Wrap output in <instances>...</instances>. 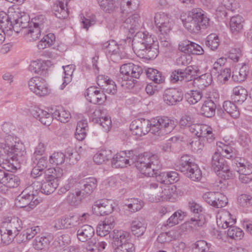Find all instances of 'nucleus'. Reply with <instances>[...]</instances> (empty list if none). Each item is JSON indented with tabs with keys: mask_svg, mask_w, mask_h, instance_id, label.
Masks as SVG:
<instances>
[{
	"mask_svg": "<svg viewBox=\"0 0 252 252\" xmlns=\"http://www.w3.org/2000/svg\"><path fill=\"white\" fill-rule=\"evenodd\" d=\"M17 140V137L9 134L0 143V165L7 171L17 169L18 164L27 161L26 152L22 150V144Z\"/></svg>",
	"mask_w": 252,
	"mask_h": 252,
	"instance_id": "nucleus-1",
	"label": "nucleus"
},
{
	"mask_svg": "<svg viewBox=\"0 0 252 252\" xmlns=\"http://www.w3.org/2000/svg\"><path fill=\"white\" fill-rule=\"evenodd\" d=\"M132 42L134 53L140 58L153 60L159 53L158 41L147 32H137L133 37Z\"/></svg>",
	"mask_w": 252,
	"mask_h": 252,
	"instance_id": "nucleus-2",
	"label": "nucleus"
},
{
	"mask_svg": "<svg viewBox=\"0 0 252 252\" xmlns=\"http://www.w3.org/2000/svg\"><path fill=\"white\" fill-rule=\"evenodd\" d=\"M143 135L149 132L159 137L170 133L178 124V121L174 118L166 116H158L151 120L140 119Z\"/></svg>",
	"mask_w": 252,
	"mask_h": 252,
	"instance_id": "nucleus-3",
	"label": "nucleus"
},
{
	"mask_svg": "<svg viewBox=\"0 0 252 252\" xmlns=\"http://www.w3.org/2000/svg\"><path fill=\"white\" fill-rule=\"evenodd\" d=\"M181 19L184 27L192 33H198L209 25V19L200 8L192 9L187 15L181 16Z\"/></svg>",
	"mask_w": 252,
	"mask_h": 252,
	"instance_id": "nucleus-4",
	"label": "nucleus"
},
{
	"mask_svg": "<svg viewBox=\"0 0 252 252\" xmlns=\"http://www.w3.org/2000/svg\"><path fill=\"white\" fill-rule=\"evenodd\" d=\"M200 74V70L197 66L189 65L185 69H178L173 71L171 78L173 83H177L185 91L191 89L195 86V80Z\"/></svg>",
	"mask_w": 252,
	"mask_h": 252,
	"instance_id": "nucleus-5",
	"label": "nucleus"
},
{
	"mask_svg": "<svg viewBox=\"0 0 252 252\" xmlns=\"http://www.w3.org/2000/svg\"><path fill=\"white\" fill-rule=\"evenodd\" d=\"M143 72L142 68L132 63L123 64L120 69V73L117 76L118 83L125 89L133 88Z\"/></svg>",
	"mask_w": 252,
	"mask_h": 252,
	"instance_id": "nucleus-6",
	"label": "nucleus"
},
{
	"mask_svg": "<svg viewBox=\"0 0 252 252\" xmlns=\"http://www.w3.org/2000/svg\"><path fill=\"white\" fill-rule=\"evenodd\" d=\"M135 165L141 173L148 177H154L161 168V164L157 156H149L147 154L139 155Z\"/></svg>",
	"mask_w": 252,
	"mask_h": 252,
	"instance_id": "nucleus-7",
	"label": "nucleus"
},
{
	"mask_svg": "<svg viewBox=\"0 0 252 252\" xmlns=\"http://www.w3.org/2000/svg\"><path fill=\"white\" fill-rule=\"evenodd\" d=\"M155 23L158 31L161 45L166 47L170 46L169 32L171 30V22L169 16L164 13H157L155 16Z\"/></svg>",
	"mask_w": 252,
	"mask_h": 252,
	"instance_id": "nucleus-8",
	"label": "nucleus"
},
{
	"mask_svg": "<svg viewBox=\"0 0 252 252\" xmlns=\"http://www.w3.org/2000/svg\"><path fill=\"white\" fill-rule=\"evenodd\" d=\"M176 168L192 181H199L202 177V172L198 165L188 155L181 157L176 164Z\"/></svg>",
	"mask_w": 252,
	"mask_h": 252,
	"instance_id": "nucleus-9",
	"label": "nucleus"
},
{
	"mask_svg": "<svg viewBox=\"0 0 252 252\" xmlns=\"http://www.w3.org/2000/svg\"><path fill=\"white\" fill-rule=\"evenodd\" d=\"M35 183H33L26 188L16 200V204L19 208L33 209L39 203L37 196L39 193V188L35 189Z\"/></svg>",
	"mask_w": 252,
	"mask_h": 252,
	"instance_id": "nucleus-10",
	"label": "nucleus"
},
{
	"mask_svg": "<svg viewBox=\"0 0 252 252\" xmlns=\"http://www.w3.org/2000/svg\"><path fill=\"white\" fill-rule=\"evenodd\" d=\"M212 168L216 174L224 180H228L233 177L227 161L219 151L215 152L212 156Z\"/></svg>",
	"mask_w": 252,
	"mask_h": 252,
	"instance_id": "nucleus-11",
	"label": "nucleus"
},
{
	"mask_svg": "<svg viewBox=\"0 0 252 252\" xmlns=\"http://www.w3.org/2000/svg\"><path fill=\"white\" fill-rule=\"evenodd\" d=\"M188 208L194 215V217L190 219V223L194 226H201L204 223V218L201 213L203 211L202 207L194 201L188 203Z\"/></svg>",
	"mask_w": 252,
	"mask_h": 252,
	"instance_id": "nucleus-12",
	"label": "nucleus"
},
{
	"mask_svg": "<svg viewBox=\"0 0 252 252\" xmlns=\"http://www.w3.org/2000/svg\"><path fill=\"white\" fill-rule=\"evenodd\" d=\"M85 95L88 101L95 104H102L106 99L103 91L98 90L94 86L88 88L86 91Z\"/></svg>",
	"mask_w": 252,
	"mask_h": 252,
	"instance_id": "nucleus-13",
	"label": "nucleus"
},
{
	"mask_svg": "<svg viewBox=\"0 0 252 252\" xmlns=\"http://www.w3.org/2000/svg\"><path fill=\"white\" fill-rule=\"evenodd\" d=\"M92 210L97 216H104L111 213L113 210V207L111 200L101 199L94 202Z\"/></svg>",
	"mask_w": 252,
	"mask_h": 252,
	"instance_id": "nucleus-14",
	"label": "nucleus"
},
{
	"mask_svg": "<svg viewBox=\"0 0 252 252\" xmlns=\"http://www.w3.org/2000/svg\"><path fill=\"white\" fill-rule=\"evenodd\" d=\"M97 181L94 177L86 178L80 180L77 185L79 189L85 197L90 195L97 187Z\"/></svg>",
	"mask_w": 252,
	"mask_h": 252,
	"instance_id": "nucleus-15",
	"label": "nucleus"
},
{
	"mask_svg": "<svg viewBox=\"0 0 252 252\" xmlns=\"http://www.w3.org/2000/svg\"><path fill=\"white\" fill-rule=\"evenodd\" d=\"M183 98L181 91L175 88H169L164 91L163 99L165 103L169 105H176L180 102Z\"/></svg>",
	"mask_w": 252,
	"mask_h": 252,
	"instance_id": "nucleus-16",
	"label": "nucleus"
},
{
	"mask_svg": "<svg viewBox=\"0 0 252 252\" xmlns=\"http://www.w3.org/2000/svg\"><path fill=\"white\" fill-rule=\"evenodd\" d=\"M24 221L23 222L19 218L13 217L9 219L8 218L6 220L2 223V226L8 230V232L17 236L23 227L26 226L24 225Z\"/></svg>",
	"mask_w": 252,
	"mask_h": 252,
	"instance_id": "nucleus-17",
	"label": "nucleus"
},
{
	"mask_svg": "<svg viewBox=\"0 0 252 252\" xmlns=\"http://www.w3.org/2000/svg\"><path fill=\"white\" fill-rule=\"evenodd\" d=\"M102 48L107 54L117 55L121 59L125 56V52L121 45H119L114 40H109L104 43Z\"/></svg>",
	"mask_w": 252,
	"mask_h": 252,
	"instance_id": "nucleus-18",
	"label": "nucleus"
},
{
	"mask_svg": "<svg viewBox=\"0 0 252 252\" xmlns=\"http://www.w3.org/2000/svg\"><path fill=\"white\" fill-rule=\"evenodd\" d=\"M217 96L216 97L215 100L211 99L210 96L208 98L204 101L202 104L200 112L201 115L207 118H211L214 116L216 113L217 99L219 98V95L216 94Z\"/></svg>",
	"mask_w": 252,
	"mask_h": 252,
	"instance_id": "nucleus-19",
	"label": "nucleus"
},
{
	"mask_svg": "<svg viewBox=\"0 0 252 252\" xmlns=\"http://www.w3.org/2000/svg\"><path fill=\"white\" fill-rule=\"evenodd\" d=\"M34 22L30 23V17L26 15H21L20 17L14 19L12 21V30L17 33L23 32L25 29H28L31 24L32 26Z\"/></svg>",
	"mask_w": 252,
	"mask_h": 252,
	"instance_id": "nucleus-20",
	"label": "nucleus"
},
{
	"mask_svg": "<svg viewBox=\"0 0 252 252\" xmlns=\"http://www.w3.org/2000/svg\"><path fill=\"white\" fill-rule=\"evenodd\" d=\"M31 114L34 118L39 120L41 123L49 126L53 121L52 114L49 113L39 108L35 107L31 111Z\"/></svg>",
	"mask_w": 252,
	"mask_h": 252,
	"instance_id": "nucleus-21",
	"label": "nucleus"
},
{
	"mask_svg": "<svg viewBox=\"0 0 252 252\" xmlns=\"http://www.w3.org/2000/svg\"><path fill=\"white\" fill-rule=\"evenodd\" d=\"M53 239V236L50 233L37 236L33 241V247L38 251L43 250L49 246Z\"/></svg>",
	"mask_w": 252,
	"mask_h": 252,
	"instance_id": "nucleus-22",
	"label": "nucleus"
},
{
	"mask_svg": "<svg viewBox=\"0 0 252 252\" xmlns=\"http://www.w3.org/2000/svg\"><path fill=\"white\" fill-rule=\"evenodd\" d=\"M94 234V228L88 224L82 225L77 231V238L79 241L82 242H87L93 238Z\"/></svg>",
	"mask_w": 252,
	"mask_h": 252,
	"instance_id": "nucleus-23",
	"label": "nucleus"
},
{
	"mask_svg": "<svg viewBox=\"0 0 252 252\" xmlns=\"http://www.w3.org/2000/svg\"><path fill=\"white\" fill-rule=\"evenodd\" d=\"M179 48L182 52L187 51L194 55H201L204 53V50L201 46L189 40L180 44Z\"/></svg>",
	"mask_w": 252,
	"mask_h": 252,
	"instance_id": "nucleus-24",
	"label": "nucleus"
},
{
	"mask_svg": "<svg viewBox=\"0 0 252 252\" xmlns=\"http://www.w3.org/2000/svg\"><path fill=\"white\" fill-rule=\"evenodd\" d=\"M40 32L39 24L34 23L32 26V24L28 29H25L23 33L27 41L32 42L38 38L40 35Z\"/></svg>",
	"mask_w": 252,
	"mask_h": 252,
	"instance_id": "nucleus-25",
	"label": "nucleus"
},
{
	"mask_svg": "<svg viewBox=\"0 0 252 252\" xmlns=\"http://www.w3.org/2000/svg\"><path fill=\"white\" fill-rule=\"evenodd\" d=\"M235 222L236 219L232 218V215L228 211L221 212L219 218H217V220L218 225L223 229L233 225Z\"/></svg>",
	"mask_w": 252,
	"mask_h": 252,
	"instance_id": "nucleus-26",
	"label": "nucleus"
},
{
	"mask_svg": "<svg viewBox=\"0 0 252 252\" xmlns=\"http://www.w3.org/2000/svg\"><path fill=\"white\" fill-rule=\"evenodd\" d=\"M105 242L96 238H92L87 242L86 249L87 252H100L105 249Z\"/></svg>",
	"mask_w": 252,
	"mask_h": 252,
	"instance_id": "nucleus-27",
	"label": "nucleus"
},
{
	"mask_svg": "<svg viewBox=\"0 0 252 252\" xmlns=\"http://www.w3.org/2000/svg\"><path fill=\"white\" fill-rule=\"evenodd\" d=\"M160 197L161 201L166 200L171 202H176L179 198L176 187L174 185L166 187L162 190Z\"/></svg>",
	"mask_w": 252,
	"mask_h": 252,
	"instance_id": "nucleus-28",
	"label": "nucleus"
},
{
	"mask_svg": "<svg viewBox=\"0 0 252 252\" xmlns=\"http://www.w3.org/2000/svg\"><path fill=\"white\" fill-rule=\"evenodd\" d=\"M100 114V110H95L92 115V121L94 123L99 124L105 131L109 130L112 124L111 118L109 116L97 117Z\"/></svg>",
	"mask_w": 252,
	"mask_h": 252,
	"instance_id": "nucleus-29",
	"label": "nucleus"
},
{
	"mask_svg": "<svg viewBox=\"0 0 252 252\" xmlns=\"http://www.w3.org/2000/svg\"><path fill=\"white\" fill-rule=\"evenodd\" d=\"M146 229L145 220L142 218H135L131 223L132 234L137 237L142 235Z\"/></svg>",
	"mask_w": 252,
	"mask_h": 252,
	"instance_id": "nucleus-30",
	"label": "nucleus"
},
{
	"mask_svg": "<svg viewBox=\"0 0 252 252\" xmlns=\"http://www.w3.org/2000/svg\"><path fill=\"white\" fill-rule=\"evenodd\" d=\"M125 28L129 30V32H134L140 26V16L138 14H133L127 18L122 25Z\"/></svg>",
	"mask_w": 252,
	"mask_h": 252,
	"instance_id": "nucleus-31",
	"label": "nucleus"
},
{
	"mask_svg": "<svg viewBox=\"0 0 252 252\" xmlns=\"http://www.w3.org/2000/svg\"><path fill=\"white\" fill-rule=\"evenodd\" d=\"M248 92L242 86H237L233 88L231 98L234 102L239 104L243 103L247 99Z\"/></svg>",
	"mask_w": 252,
	"mask_h": 252,
	"instance_id": "nucleus-32",
	"label": "nucleus"
},
{
	"mask_svg": "<svg viewBox=\"0 0 252 252\" xmlns=\"http://www.w3.org/2000/svg\"><path fill=\"white\" fill-rule=\"evenodd\" d=\"M126 164H129V160L127 158L126 153L121 152L115 155L112 160V165L115 168H123Z\"/></svg>",
	"mask_w": 252,
	"mask_h": 252,
	"instance_id": "nucleus-33",
	"label": "nucleus"
},
{
	"mask_svg": "<svg viewBox=\"0 0 252 252\" xmlns=\"http://www.w3.org/2000/svg\"><path fill=\"white\" fill-rule=\"evenodd\" d=\"M129 233L123 230H114L112 234L113 247L119 246L128 241Z\"/></svg>",
	"mask_w": 252,
	"mask_h": 252,
	"instance_id": "nucleus-34",
	"label": "nucleus"
},
{
	"mask_svg": "<svg viewBox=\"0 0 252 252\" xmlns=\"http://www.w3.org/2000/svg\"><path fill=\"white\" fill-rule=\"evenodd\" d=\"M59 186V182L45 179L40 186V192L46 195L53 193Z\"/></svg>",
	"mask_w": 252,
	"mask_h": 252,
	"instance_id": "nucleus-35",
	"label": "nucleus"
},
{
	"mask_svg": "<svg viewBox=\"0 0 252 252\" xmlns=\"http://www.w3.org/2000/svg\"><path fill=\"white\" fill-rule=\"evenodd\" d=\"M53 119L54 118L58 120L62 123L67 122L71 118L70 113L67 111L63 110L62 107H56L55 110L52 109Z\"/></svg>",
	"mask_w": 252,
	"mask_h": 252,
	"instance_id": "nucleus-36",
	"label": "nucleus"
},
{
	"mask_svg": "<svg viewBox=\"0 0 252 252\" xmlns=\"http://www.w3.org/2000/svg\"><path fill=\"white\" fill-rule=\"evenodd\" d=\"M243 18L239 15L233 16L230 20V29L233 34L240 32L243 28Z\"/></svg>",
	"mask_w": 252,
	"mask_h": 252,
	"instance_id": "nucleus-37",
	"label": "nucleus"
},
{
	"mask_svg": "<svg viewBox=\"0 0 252 252\" xmlns=\"http://www.w3.org/2000/svg\"><path fill=\"white\" fill-rule=\"evenodd\" d=\"M88 129V123L86 120L79 121L75 133V138L79 141L83 140L86 136Z\"/></svg>",
	"mask_w": 252,
	"mask_h": 252,
	"instance_id": "nucleus-38",
	"label": "nucleus"
},
{
	"mask_svg": "<svg viewBox=\"0 0 252 252\" xmlns=\"http://www.w3.org/2000/svg\"><path fill=\"white\" fill-rule=\"evenodd\" d=\"M201 91L191 90L185 94L186 100L191 105L195 104L202 98Z\"/></svg>",
	"mask_w": 252,
	"mask_h": 252,
	"instance_id": "nucleus-39",
	"label": "nucleus"
},
{
	"mask_svg": "<svg viewBox=\"0 0 252 252\" xmlns=\"http://www.w3.org/2000/svg\"><path fill=\"white\" fill-rule=\"evenodd\" d=\"M80 218L78 215H72L66 217L61 220V225L58 229L67 228L76 226L79 224Z\"/></svg>",
	"mask_w": 252,
	"mask_h": 252,
	"instance_id": "nucleus-40",
	"label": "nucleus"
},
{
	"mask_svg": "<svg viewBox=\"0 0 252 252\" xmlns=\"http://www.w3.org/2000/svg\"><path fill=\"white\" fill-rule=\"evenodd\" d=\"M249 72L248 65L244 63L239 68L237 69L232 72V78L234 81L242 82L245 80Z\"/></svg>",
	"mask_w": 252,
	"mask_h": 252,
	"instance_id": "nucleus-41",
	"label": "nucleus"
},
{
	"mask_svg": "<svg viewBox=\"0 0 252 252\" xmlns=\"http://www.w3.org/2000/svg\"><path fill=\"white\" fill-rule=\"evenodd\" d=\"M63 175V170L60 167L49 168L44 171L45 179H51L59 182V178Z\"/></svg>",
	"mask_w": 252,
	"mask_h": 252,
	"instance_id": "nucleus-42",
	"label": "nucleus"
},
{
	"mask_svg": "<svg viewBox=\"0 0 252 252\" xmlns=\"http://www.w3.org/2000/svg\"><path fill=\"white\" fill-rule=\"evenodd\" d=\"M146 75L149 79L156 84H161L164 81V77L162 73L156 69L149 68L146 71Z\"/></svg>",
	"mask_w": 252,
	"mask_h": 252,
	"instance_id": "nucleus-43",
	"label": "nucleus"
},
{
	"mask_svg": "<svg viewBox=\"0 0 252 252\" xmlns=\"http://www.w3.org/2000/svg\"><path fill=\"white\" fill-rule=\"evenodd\" d=\"M222 107L224 110L234 119H237L239 117V111L236 105L232 101H225Z\"/></svg>",
	"mask_w": 252,
	"mask_h": 252,
	"instance_id": "nucleus-44",
	"label": "nucleus"
},
{
	"mask_svg": "<svg viewBox=\"0 0 252 252\" xmlns=\"http://www.w3.org/2000/svg\"><path fill=\"white\" fill-rule=\"evenodd\" d=\"M100 7L103 11L110 13L118 7V0H97Z\"/></svg>",
	"mask_w": 252,
	"mask_h": 252,
	"instance_id": "nucleus-45",
	"label": "nucleus"
},
{
	"mask_svg": "<svg viewBox=\"0 0 252 252\" xmlns=\"http://www.w3.org/2000/svg\"><path fill=\"white\" fill-rule=\"evenodd\" d=\"M29 69L32 72L42 75L45 72L46 65L41 60L33 61L31 63Z\"/></svg>",
	"mask_w": 252,
	"mask_h": 252,
	"instance_id": "nucleus-46",
	"label": "nucleus"
},
{
	"mask_svg": "<svg viewBox=\"0 0 252 252\" xmlns=\"http://www.w3.org/2000/svg\"><path fill=\"white\" fill-rule=\"evenodd\" d=\"M112 153L110 150H101L95 154L94 157V161L97 164H101L104 161L111 159Z\"/></svg>",
	"mask_w": 252,
	"mask_h": 252,
	"instance_id": "nucleus-47",
	"label": "nucleus"
},
{
	"mask_svg": "<svg viewBox=\"0 0 252 252\" xmlns=\"http://www.w3.org/2000/svg\"><path fill=\"white\" fill-rule=\"evenodd\" d=\"M3 180L2 185L9 188H16L20 183L19 177L11 173H8Z\"/></svg>",
	"mask_w": 252,
	"mask_h": 252,
	"instance_id": "nucleus-48",
	"label": "nucleus"
},
{
	"mask_svg": "<svg viewBox=\"0 0 252 252\" xmlns=\"http://www.w3.org/2000/svg\"><path fill=\"white\" fill-rule=\"evenodd\" d=\"M64 70V76L63 77V82L61 85V89L63 90L65 87L71 82L72 80V75L75 69V67L72 64H69L65 66H63Z\"/></svg>",
	"mask_w": 252,
	"mask_h": 252,
	"instance_id": "nucleus-49",
	"label": "nucleus"
},
{
	"mask_svg": "<svg viewBox=\"0 0 252 252\" xmlns=\"http://www.w3.org/2000/svg\"><path fill=\"white\" fill-rule=\"evenodd\" d=\"M55 40V36L53 33H50L44 36L38 42L37 47L39 49H44L52 45Z\"/></svg>",
	"mask_w": 252,
	"mask_h": 252,
	"instance_id": "nucleus-50",
	"label": "nucleus"
},
{
	"mask_svg": "<svg viewBox=\"0 0 252 252\" xmlns=\"http://www.w3.org/2000/svg\"><path fill=\"white\" fill-rule=\"evenodd\" d=\"M205 44L211 50H216L220 45L218 36L216 33L209 34L206 39Z\"/></svg>",
	"mask_w": 252,
	"mask_h": 252,
	"instance_id": "nucleus-51",
	"label": "nucleus"
},
{
	"mask_svg": "<svg viewBox=\"0 0 252 252\" xmlns=\"http://www.w3.org/2000/svg\"><path fill=\"white\" fill-rule=\"evenodd\" d=\"M185 216V213L181 210L177 211L168 219L166 225L172 227L179 223V221L184 219Z\"/></svg>",
	"mask_w": 252,
	"mask_h": 252,
	"instance_id": "nucleus-52",
	"label": "nucleus"
},
{
	"mask_svg": "<svg viewBox=\"0 0 252 252\" xmlns=\"http://www.w3.org/2000/svg\"><path fill=\"white\" fill-rule=\"evenodd\" d=\"M84 197L79 190L77 189L75 193H69L67 196L66 200L71 205L76 206L80 203L82 198Z\"/></svg>",
	"mask_w": 252,
	"mask_h": 252,
	"instance_id": "nucleus-53",
	"label": "nucleus"
},
{
	"mask_svg": "<svg viewBox=\"0 0 252 252\" xmlns=\"http://www.w3.org/2000/svg\"><path fill=\"white\" fill-rule=\"evenodd\" d=\"M144 203L141 200L137 198H131L126 204V206L131 212H135L140 210L143 206Z\"/></svg>",
	"mask_w": 252,
	"mask_h": 252,
	"instance_id": "nucleus-54",
	"label": "nucleus"
},
{
	"mask_svg": "<svg viewBox=\"0 0 252 252\" xmlns=\"http://www.w3.org/2000/svg\"><path fill=\"white\" fill-rule=\"evenodd\" d=\"M65 160V156L62 152H55L50 156L49 162L52 164L61 165L63 163Z\"/></svg>",
	"mask_w": 252,
	"mask_h": 252,
	"instance_id": "nucleus-55",
	"label": "nucleus"
},
{
	"mask_svg": "<svg viewBox=\"0 0 252 252\" xmlns=\"http://www.w3.org/2000/svg\"><path fill=\"white\" fill-rule=\"evenodd\" d=\"M0 27L8 30H12V21L9 20L7 14L3 12H0Z\"/></svg>",
	"mask_w": 252,
	"mask_h": 252,
	"instance_id": "nucleus-56",
	"label": "nucleus"
},
{
	"mask_svg": "<svg viewBox=\"0 0 252 252\" xmlns=\"http://www.w3.org/2000/svg\"><path fill=\"white\" fill-rule=\"evenodd\" d=\"M227 235L231 238L236 240H240L243 237L244 232L243 230L233 225L228 227Z\"/></svg>",
	"mask_w": 252,
	"mask_h": 252,
	"instance_id": "nucleus-57",
	"label": "nucleus"
},
{
	"mask_svg": "<svg viewBox=\"0 0 252 252\" xmlns=\"http://www.w3.org/2000/svg\"><path fill=\"white\" fill-rule=\"evenodd\" d=\"M55 15L59 19H65L68 16V12L67 9H65L63 3L59 2V4L54 6Z\"/></svg>",
	"mask_w": 252,
	"mask_h": 252,
	"instance_id": "nucleus-58",
	"label": "nucleus"
},
{
	"mask_svg": "<svg viewBox=\"0 0 252 252\" xmlns=\"http://www.w3.org/2000/svg\"><path fill=\"white\" fill-rule=\"evenodd\" d=\"M65 156L66 162L69 164L73 165L77 163L79 157L78 153L71 148L66 149Z\"/></svg>",
	"mask_w": 252,
	"mask_h": 252,
	"instance_id": "nucleus-59",
	"label": "nucleus"
},
{
	"mask_svg": "<svg viewBox=\"0 0 252 252\" xmlns=\"http://www.w3.org/2000/svg\"><path fill=\"white\" fill-rule=\"evenodd\" d=\"M0 234L1 241L5 245L10 244L16 237V236L10 232H8V230L2 226L0 228Z\"/></svg>",
	"mask_w": 252,
	"mask_h": 252,
	"instance_id": "nucleus-60",
	"label": "nucleus"
},
{
	"mask_svg": "<svg viewBox=\"0 0 252 252\" xmlns=\"http://www.w3.org/2000/svg\"><path fill=\"white\" fill-rule=\"evenodd\" d=\"M130 129L133 135L140 137L143 136V131H141L142 127L140 126V119L134 120L131 123Z\"/></svg>",
	"mask_w": 252,
	"mask_h": 252,
	"instance_id": "nucleus-61",
	"label": "nucleus"
},
{
	"mask_svg": "<svg viewBox=\"0 0 252 252\" xmlns=\"http://www.w3.org/2000/svg\"><path fill=\"white\" fill-rule=\"evenodd\" d=\"M112 228L103 221L99 223L96 228V233L100 237H104L109 234Z\"/></svg>",
	"mask_w": 252,
	"mask_h": 252,
	"instance_id": "nucleus-62",
	"label": "nucleus"
},
{
	"mask_svg": "<svg viewBox=\"0 0 252 252\" xmlns=\"http://www.w3.org/2000/svg\"><path fill=\"white\" fill-rule=\"evenodd\" d=\"M192 249L193 252H206L209 250L207 243L204 240L196 241L193 244Z\"/></svg>",
	"mask_w": 252,
	"mask_h": 252,
	"instance_id": "nucleus-63",
	"label": "nucleus"
},
{
	"mask_svg": "<svg viewBox=\"0 0 252 252\" xmlns=\"http://www.w3.org/2000/svg\"><path fill=\"white\" fill-rule=\"evenodd\" d=\"M237 201L239 204L243 207H249L252 205V196L249 194H241L238 196Z\"/></svg>",
	"mask_w": 252,
	"mask_h": 252,
	"instance_id": "nucleus-64",
	"label": "nucleus"
}]
</instances>
